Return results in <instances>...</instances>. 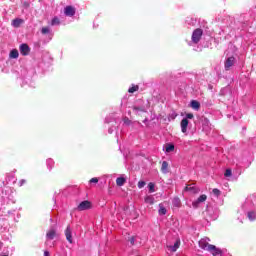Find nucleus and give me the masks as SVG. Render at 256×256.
Returning a JSON list of instances; mask_svg holds the SVG:
<instances>
[{
  "label": "nucleus",
  "instance_id": "aec40b11",
  "mask_svg": "<svg viewBox=\"0 0 256 256\" xmlns=\"http://www.w3.org/2000/svg\"><path fill=\"white\" fill-rule=\"evenodd\" d=\"M159 215H167V209L163 207V204H159V210H158Z\"/></svg>",
  "mask_w": 256,
  "mask_h": 256
},
{
  "label": "nucleus",
  "instance_id": "a211bd4d",
  "mask_svg": "<svg viewBox=\"0 0 256 256\" xmlns=\"http://www.w3.org/2000/svg\"><path fill=\"white\" fill-rule=\"evenodd\" d=\"M145 203H147L148 205H154L155 203V198H153L152 196H147L144 199Z\"/></svg>",
  "mask_w": 256,
  "mask_h": 256
},
{
  "label": "nucleus",
  "instance_id": "ddd939ff",
  "mask_svg": "<svg viewBox=\"0 0 256 256\" xmlns=\"http://www.w3.org/2000/svg\"><path fill=\"white\" fill-rule=\"evenodd\" d=\"M191 107L192 109H195V111H199V109H201V103H199L197 100H192Z\"/></svg>",
  "mask_w": 256,
  "mask_h": 256
},
{
  "label": "nucleus",
  "instance_id": "4468645a",
  "mask_svg": "<svg viewBox=\"0 0 256 256\" xmlns=\"http://www.w3.org/2000/svg\"><path fill=\"white\" fill-rule=\"evenodd\" d=\"M185 191H190L191 193L196 194V193H199L200 190H199V188H197L195 186L187 185L185 187Z\"/></svg>",
  "mask_w": 256,
  "mask_h": 256
},
{
  "label": "nucleus",
  "instance_id": "0eeeda50",
  "mask_svg": "<svg viewBox=\"0 0 256 256\" xmlns=\"http://www.w3.org/2000/svg\"><path fill=\"white\" fill-rule=\"evenodd\" d=\"M234 65H235V57L231 56L227 58L224 64L225 70L229 71V69H231V67H233Z\"/></svg>",
  "mask_w": 256,
  "mask_h": 256
},
{
  "label": "nucleus",
  "instance_id": "5701e85b",
  "mask_svg": "<svg viewBox=\"0 0 256 256\" xmlns=\"http://www.w3.org/2000/svg\"><path fill=\"white\" fill-rule=\"evenodd\" d=\"M171 151H175V145L173 144H168L166 146V153H171Z\"/></svg>",
  "mask_w": 256,
  "mask_h": 256
},
{
  "label": "nucleus",
  "instance_id": "cd10ccee",
  "mask_svg": "<svg viewBox=\"0 0 256 256\" xmlns=\"http://www.w3.org/2000/svg\"><path fill=\"white\" fill-rule=\"evenodd\" d=\"M147 185V183L145 181H139L138 182V188L139 189H143V187H145Z\"/></svg>",
  "mask_w": 256,
  "mask_h": 256
},
{
  "label": "nucleus",
  "instance_id": "39448f33",
  "mask_svg": "<svg viewBox=\"0 0 256 256\" xmlns=\"http://www.w3.org/2000/svg\"><path fill=\"white\" fill-rule=\"evenodd\" d=\"M205 201H207V195L202 194L192 203V206L194 209H197L199 207V203H205Z\"/></svg>",
  "mask_w": 256,
  "mask_h": 256
},
{
  "label": "nucleus",
  "instance_id": "f8f14e48",
  "mask_svg": "<svg viewBox=\"0 0 256 256\" xmlns=\"http://www.w3.org/2000/svg\"><path fill=\"white\" fill-rule=\"evenodd\" d=\"M180 245H181V240H177V241L174 243V245L168 246V249H169V251H171L172 253H175V252H177V249H179Z\"/></svg>",
  "mask_w": 256,
  "mask_h": 256
},
{
  "label": "nucleus",
  "instance_id": "dca6fc26",
  "mask_svg": "<svg viewBox=\"0 0 256 256\" xmlns=\"http://www.w3.org/2000/svg\"><path fill=\"white\" fill-rule=\"evenodd\" d=\"M125 183H127V180L124 177H119L116 179V185L118 187H123V185H125Z\"/></svg>",
  "mask_w": 256,
  "mask_h": 256
},
{
  "label": "nucleus",
  "instance_id": "393cba45",
  "mask_svg": "<svg viewBox=\"0 0 256 256\" xmlns=\"http://www.w3.org/2000/svg\"><path fill=\"white\" fill-rule=\"evenodd\" d=\"M212 193L216 196V197H219V195H221V190L220 189H217V188H214L212 190Z\"/></svg>",
  "mask_w": 256,
  "mask_h": 256
},
{
  "label": "nucleus",
  "instance_id": "2eb2a0df",
  "mask_svg": "<svg viewBox=\"0 0 256 256\" xmlns=\"http://www.w3.org/2000/svg\"><path fill=\"white\" fill-rule=\"evenodd\" d=\"M161 171L163 173H169V162L167 161L162 162Z\"/></svg>",
  "mask_w": 256,
  "mask_h": 256
},
{
  "label": "nucleus",
  "instance_id": "f3484780",
  "mask_svg": "<svg viewBox=\"0 0 256 256\" xmlns=\"http://www.w3.org/2000/svg\"><path fill=\"white\" fill-rule=\"evenodd\" d=\"M19 58V50L13 49L10 52V59H18Z\"/></svg>",
  "mask_w": 256,
  "mask_h": 256
},
{
  "label": "nucleus",
  "instance_id": "f257e3e1",
  "mask_svg": "<svg viewBox=\"0 0 256 256\" xmlns=\"http://www.w3.org/2000/svg\"><path fill=\"white\" fill-rule=\"evenodd\" d=\"M201 37H203V30L200 28H197L192 33V41L194 43H199L201 41Z\"/></svg>",
  "mask_w": 256,
  "mask_h": 256
},
{
  "label": "nucleus",
  "instance_id": "f704fd0d",
  "mask_svg": "<svg viewBox=\"0 0 256 256\" xmlns=\"http://www.w3.org/2000/svg\"><path fill=\"white\" fill-rule=\"evenodd\" d=\"M44 256H51V254H49V251H44Z\"/></svg>",
  "mask_w": 256,
  "mask_h": 256
},
{
  "label": "nucleus",
  "instance_id": "6e6552de",
  "mask_svg": "<svg viewBox=\"0 0 256 256\" xmlns=\"http://www.w3.org/2000/svg\"><path fill=\"white\" fill-rule=\"evenodd\" d=\"M30 52H31V48H29V45H27V44H21L20 45L21 55L27 56V55H29Z\"/></svg>",
  "mask_w": 256,
  "mask_h": 256
},
{
  "label": "nucleus",
  "instance_id": "bb28decb",
  "mask_svg": "<svg viewBox=\"0 0 256 256\" xmlns=\"http://www.w3.org/2000/svg\"><path fill=\"white\" fill-rule=\"evenodd\" d=\"M231 175H233V172L231 169H226L225 173H224V176L225 177H231Z\"/></svg>",
  "mask_w": 256,
  "mask_h": 256
},
{
  "label": "nucleus",
  "instance_id": "f03ea898",
  "mask_svg": "<svg viewBox=\"0 0 256 256\" xmlns=\"http://www.w3.org/2000/svg\"><path fill=\"white\" fill-rule=\"evenodd\" d=\"M207 241H211V240L209 238H202L198 242L200 249H203L204 251H209V247H211L213 244H209V242Z\"/></svg>",
  "mask_w": 256,
  "mask_h": 256
},
{
  "label": "nucleus",
  "instance_id": "423d86ee",
  "mask_svg": "<svg viewBox=\"0 0 256 256\" xmlns=\"http://www.w3.org/2000/svg\"><path fill=\"white\" fill-rule=\"evenodd\" d=\"M76 13L75 7L73 6H66L64 8V15H66V17H73Z\"/></svg>",
  "mask_w": 256,
  "mask_h": 256
},
{
  "label": "nucleus",
  "instance_id": "4be33fe9",
  "mask_svg": "<svg viewBox=\"0 0 256 256\" xmlns=\"http://www.w3.org/2000/svg\"><path fill=\"white\" fill-rule=\"evenodd\" d=\"M248 219H249V221H255V219H256V214H255L254 211L248 212Z\"/></svg>",
  "mask_w": 256,
  "mask_h": 256
},
{
  "label": "nucleus",
  "instance_id": "9b49d317",
  "mask_svg": "<svg viewBox=\"0 0 256 256\" xmlns=\"http://www.w3.org/2000/svg\"><path fill=\"white\" fill-rule=\"evenodd\" d=\"M23 23H25L24 19L16 18V19L12 20V27L19 28V27H21V25H23Z\"/></svg>",
  "mask_w": 256,
  "mask_h": 256
},
{
  "label": "nucleus",
  "instance_id": "9d476101",
  "mask_svg": "<svg viewBox=\"0 0 256 256\" xmlns=\"http://www.w3.org/2000/svg\"><path fill=\"white\" fill-rule=\"evenodd\" d=\"M65 236L68 242L73 243V236L71 232V226H67L65 230Z\"/></svg>",
  "mask_w": 256,
  "mask_h": 256
},
{
  "label": "nucleus",
  "instance_id": "a878e982",
  "mask_svg": "<svg viewBox=\"0 0 256 256\" xmlns=\"http://www.w3.org/2000/svg\"><path fill=\"white\" fill-rule=\"evenodd\" d=\"M50 32L49 27H43L41 30L42 35H47Z\"/></svg>",
  "mask_w": 256,
  "mask_h": 256
},
{
  "label": "nucleus",
  "instance_id": "72a5a7b5",
  "mask_svg": "<svg viewBox=\"0 0 256 256\" xmlns=\"http://www.w3.org/2000/svg\"><path fill=\"white\" fill-rule=\"evenodd\" d=\"M90 183H99V179L98 178H92V179H90Z\"/></svg>",
  "mask_w": 256,
  "mask_h": 256
},
{
  "label": "nucleus",
  "instance_id": "6ab92c4d",
  "mask_svg": "<svg viewBox=\"0 0 256 256\" xmlns=\"http://www.w3.org/2000/svg\"><path fill=\"white\" fill-rule=\"evenodd\" d=\"M55 235H57V233L55 232V230H49L46 234V237L48 239H55Z\"/></svg>",
  "mask_w": 256,
  "mask_h": 256
},
{
  "label": "nucleus",
  "instance_id": "7ed1b4c3",
  "mask_svg": "<svg viewBox=\"0 0 256 256\" xmlns=\"http://www.w3.org/2000/svg\"><path fill=\"white\" fill-rule=\"evenodd\" d=\"M208 253H211L213 256H223V250L215 245L209 246Z\"/></svg>",
  "mask_w": 256,
  "mask_h": 256
},
{
  "label": "nucleus",
  "instance_id": "7c9ffc66",
  "mask_svg": "<svg viewBox=\"0 0 256 256\" xmlns=\"http://www.w3.org/2000/svg\"><path fill=\"white\" fill-rule=\"evenodd\" d=\"M123 121H124L125 125H131V120L129 119V117H124Z\"/></svg>",
  "mask_w": 256,
  "mask_h": 256
},
{
  "label": "nucleus",
  "instance_id": "c756f323",
  "mask_svg": "<svg viewBox=\"0 0 256 256\" xmlns=\"http://www.w3.org/2000/svg\"><path fill=\"white\" fill-rule=\"evenodd\" d=\"M133 110H134V111H141L142 113H145V109H143L142 107L134 106V107H133Z\"/></svg>",
  "mask_w": 256,
  "mask_h": 256
},
{
  "label": "nucleus",
  "instance_id": "b1692460",
  "mask_svg": "<svg viewBox=\"0 0 256 256\" xmlns=\"http://www.w3.org/2000/svg\"><path fill=\"white\" fill-rule=\"evenodd\" d=\"M148 189H149L150 193H155V184H153V182H150L148 184Z\"/></svg>",
  "mask_w": 256,
  "mask_h": 256
},
{
  "label": "nucleus",
  "instance_id": "473e14b6",
  "mask_svg": "<svg viewBox=\"0 0 256 256\" xmlns=\"http://www.w3.org/2000/svg\"><path fill=\"white\" fill-rule=\"evenodd\" d=\"M194 115L193 113L186 114V119H193Z\"/></svg>",
  "mask_w": 256,
  "mask_h": 256
},
{
  "label": "nucleus",
  "instance_id": "2f4dec72",
  "mask_svg": "<svg viewBox=\"0 0 256 256\" xmlns=\"http://www.w3.org/2000/svg\"><path fill=\"white\" fill-rule=\"evenodd\" d=\"M129 242L131 243V245H135V236H131L129 238Z\"/></svg>",
  "mask_w": 256,
  "mask_h": 256
},
{
  "label": "nucleus",
  "instance_id": "c85d7f7f",
  "mask_svg": "<svg viewBox=\"0 0 256 256\" xmlns=\"http://www.w3.org/2000/svg\"><path fill=\"white\" fill-rule=\"evenodd\" d=\"M59 23H60L59 18H57V17L53 18L51 21V25H59Z\"/></svg>",
  "mask_w": 256,
  "mask_h": 256
},
{
  "label": "nucleus",
  "instance_id": "20e7f679",
  "mask_svg": "<svg viewBox=\"0 0 256 256\" xmlns=\"http://www.w3.org/2000/svg\"><path fill=\"white\" fill-rule=\"evenodd\" d=\"M91 207H92L91 201L85 200V201H82L78 205L77 210L78 211H87L88 209H91Z\"/></svg>",
  "mask_w": 256,
  "mask_h": 256
},
{
  "label": "nucleus",
  "instance_id": "412c9836",
  "mask_svg": "<svg viewBox=\"0 0 256 256\" xmlns=\"http://www.w3.org/2000/svg\"><path fill=\"white\" fill-rule=\"evenodd\" d=\"M136 91H139V85H132V87L128 89V93H135Z\"/></svg>",
  "mask_w": 256,
  "mask_h": 256
},
{
  "label": "nucleus",
  "instance_id": "1a4fd4ad",
  "mask_svg": "<svg viewBox=\"0 0 256 256\" xmlns=\"http://www.w3.org/2000/svg\"><path fill=\"white\" fill-rule=\"evenodd\" d=\"M182 133H187V127H189V120L187 118H183L180 123Z\"/></svg>",
  "mask_w": 256,
  "mask_h": 256
}]
</instances>
